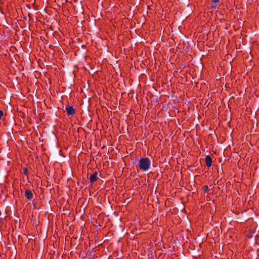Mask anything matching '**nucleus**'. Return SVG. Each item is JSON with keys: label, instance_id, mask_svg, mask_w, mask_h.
<instances>
[{"label": "nucleus", "instance_id": "nucleus-1", "mask_svg": "<svg viewBox=\"0 0 259 259\" xmlns=\"http://www.w3.org/2000/svg\"><path fill=\"white\" fill-rule=\"evenodd\" d=\"M151 166V161L148 157L141 158L138 162L139 168L144 172L148 171Z\"/></svg>", "mask_w": 259, "mask_h": 259}, {"label": "nucleus", "instance_id": "nucleus-2", "mask_svg": "<svg viewBox=\"0 0 259 259\" xmlns=\"http://www.w3.org/2000/svg\"><path fill=\"white\" fill-rule=\"evenodd\" d=\"M65 110L67 113L68 115H72L74 113V109L72 106H67L65 107Z\"/></svg>", "mask_w": 259, "mask_h": 259}, {"label": "nucleus", "instance_id": "nucleus-3", "mask_svg": "<svg viewBox=\"0 0 259 259\" xmlns=\"http://www.w3.org/2000/svg\"><path fill=\"white\" fill-rule=\"evenodd\" d=\"M98 178V173L97 172H94L92 174L90 178V183H93L95 182Z\"/></svg>", "mask_w": 259, "mask_h": 259}, {"label": "nucleus", "instance_id": "nucleus-4", "mask_svg": "<svg viewBox=\"0 0 259 259\" xmlns=\"http://www.w3.org/2000/svg\"><path fill=\"white\" fill-rule=\"evenodd\" d=\"M25 195L26 197V198L29 200H31L32 199L33 194L32 192L29 190H25Z\"/></svg>", "mask_w": 259, "mask_h": 259}, {"label": "nucleus", "instance_id": "nucleus-5", "mask_svg": "<svg viewBox=\"0 0 259 259\" xmlns=\"http://www.w3.org/2000/svg\"><path fill=\"white\" fill-rule=\"evenodd\" d=\"M205 162L207 167H210L211 166L212 159L209 155H207L205 157Z\"/></svg>", "mask_w": 259, "mask_h": 259}, {"label": "nucleus", "instance_id": "nucleus-6", "mask_svg": "<svg viewBox=\"0 0 259 259\" xmlns=\"http://www.w3.org/2000/svg\"><path fill=\"white\" fill-rule=\"evenodd\" d=\"M203 189V191L205 193H207L209 190V189H208L207 186H206V185L204 186Z\"/></svg>", "mask_w": 259, "mask_h": 259}, {"label": "nucleus", "instance_id": "nucleus-7", "mask_svg": "<svg viewBox=\"0 0 259 259\" xmlns=\"http://www.w3.org/2000/svg\"><path fill=\"white\" fill-rule=\"evenodd\" d=\"M218 7V4L212 3L211 8L216 9Z\"/></svg>", "mask_w": 259, "mask_h": 259}, {"label": "nucleus", "instance_id": "nucleus-8", "mask_svg": "<svg viewBox=\"0 0 259 259\" xmlns=\"http://www.w3.org/2000/svg\"><path fill=\"white\" fill-rule=\"evenodd\" d=\"M219 3V0H212V3L218 4Z\"/></svg>", "mask_w": 259, "mask_h": 259}, {"label": "nucleus", "instance_id": "nucleus-9", "mask_svg": "<svg viewBox=\"0 0 259 259\" xmlns=\"http://www.w3.org/2000/svg\"><path fill=\"white\" fill-rule=\"evenodd\" d=\"M3 115V111L2 110H0V119Z\"/></svg>", "mask_w": 259, "mask_h": 259}, {"label": "nucleus", "instance_id": "nucleus-10", "mask_svg": "<svg viewBox=\"0 0 259 259\" xmlns=\"http://www.w3.org/2000/svg\"><path fill=\"white\" fill-rule=\"evenodd\" d=\"M28 170L26 168L24 169V173L25 175H27Z\"/></svg>", "mask_w": 259, "mask_h": 259}]
</instances>
